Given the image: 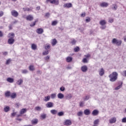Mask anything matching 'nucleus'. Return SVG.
<instances>
[{
  "instance_id": "nucleus-37",
  "label": "nucleus",
  "mask_w": 126,
  "mask_h": 126,
  "mask_svg": "<svg viewBox=\"0 0 126 126\" xmlns=\"http://www.w3.org/2000/svg\"><path fill=\"white\" fill-rule=\"evenodd\" d=\"M38 22V20H35L33 23H32L30 25L31 27H33V26H35L36 25V23Z\"/></svg>"
},
{
  "instance_id": "nucleus-45",
  "label": "nucleus",
  "mask_w": 126,
  "mask_h": 126,
  "mask_svg": "<svg viewBox=\"0 0 126 126\" xmlns=\"http://www.w3.org/2000/svg\"><path fill=\"white\" fill-rule=\"evenodd\" d=\"M122 75L123 76H126V70H124L121 72Z\"/></svg>"
},
{
  "instance_id": "nucleus-64",
  "label": "nucleus",
  "mask_w": 126,
  "mask_h": 126,
  "mask_svg": "<svg viewBox=\"0 0 126 126\" xmlns=\"http://www.w3.org/2000/svg\"><path fill=\"white\" fill-rule=\"evenodd\" d=\"M3 15V11H0V17H1Z\"/></svg>"
},
{
  "instance_id": "nucleus-57",
  "label": "nucleus",
  "mask_w": 126,
  "mask_h": 126,
  "mask_svg": "<svg viewBox=\"0 0 126 126\" xmlns=\"http://www.w3.org/2000/svg\"><path fill=\"white\" fill-rule=\"evenodd\" d=\"M16 114H17V112H13L11 113V117H15Z\"/></svg>"
},
{
  "instance_id": "nucleus-18",
  "label": "nucleus",
  "mask_w": 126,
  "mask_h": 126,
  "mask_svg": "<svg viewBox=\"0 0 126 126\" xmlns=\"http://www.w3.org/2000/svg\"><path fill=\"white\" fill-rule=\"evenodd\" d=\"M57 97L59 99H63L64 95L62 93H59L58 94Z\"/></svg>"
},
{
  "instance_id": "nucleus-12",
  "label": "nucleus",
  "mask_w": 126,
  "mask_h": 126,
  "mask_svg": "<svg viewBox=\"0 0 126 126\" xmlns=\"http://www.w3.org/2000/svg\"><path fill=\"white\" fill-rule=\"evenodd\" d=\"M84 114L86 115V116H89L90 114H91V112H90V110L88 109H87L84 110Z\"/></svg>"
},
{
  "instance_id": "nucleus-52",
  "label": "nucleus",
  "mask_w": 126,
  "mask_h": 126,
  "mask_svg": "<svg viewBox=\"0 0 126 126\" xmlns=\"http://www.w3.org/2000/svg\"><path fill=\"white\" fill-rule=\"evenodd\" d=\"M100 29H102V30H104V29H106V25H103L100 27Z\"/></svg>"
},
{
  "instance_id": "nucleus-49",
  "label": "nucleus",
  "mask_w": 126,
  "mask_h": 126,
  "mask_svg": "<svg viewBox=\"0 0 126 126\" xmlns=\"http://www.w3.org/2000/svg\"><path fill=\"white\" fill-rule=\"evenodd\" d=\"M35 110H36V111H40L41 107H40L39 106H37L35 108Z\"/></svg>"
},
{
  "instance_id": "nucleus-41",
  "label": "nucleus",
  "mask_w": 126,
  "mask_h": 126,
  "mask_svg": "<svg viewBox=\"0 0 126 126\" xmlns=\"http://www.w3.org/2000/svg\"><path fill=\"white\" fill-rule=\"evenodd\" d=\"M58 24V22L57 21H54L52 22V26H56Z\"/></svg>"
},
{
  "instance_id": "nucleus-36",
  "label": "nucleus",
  "mask_w": 126,
  "mask_h": 126,
  "mask_svg": "<svg viewBox=\"0 0 126 126\" xmlns=\"http://www.w3.org/2000/svg\"><path fill=\"white\" fill-rule=\"evenodd\" d=\"M99 122H100V121L99 120V119H96V120H94V126H95V125H98V124H99Z\"/></svg>"
},
{
  "instance_id": "nucleus-63",
  "label": "nucleus",
  "mask_w": 126,
  "mask_h": 126,
  "mask_svg": "<svg viewBox=\"0 0 126 126\" xmlns=\"http://www.w3.org/2000/svg\"><path fill=\"white\" fill-rule=\"evenodd\" d=\"M48 60H50V57L49 56H47L45 58V61H48Z\"/></svg>"
},
{
  "instance_id": "nucleus-11",
  "label": "nucleus",
  "mask_w": 126,
  "mask_h": 126,
  "mask_svg": "<svg viewBox=\"0 0 126 126\" xmlns=\"http://www.w3.org/2000/svg\"><path fill=\"white\" fill-rule=\"evenodd\" d=\"M36 32L37 33V34H43L44 30H43L42 28H39L36 30Z\"/></svg>"
},
{
  "instance_id": "nucleus-1",
  "label": "nucleus",
  "mask_w": 126,
  "mask_h": 126,
  "mask_svg": "<svg viewBox=\"0 0 126 126\" xmlns=\"http://www.w3.org/2000/svg\"><path fill=\"white\" fill-rule=\"evenodd\" d=\"M118 73L117 72H113L112 74L109 75L110 81L111 82H115L118 79Z\"/></svg>"
},
{
  "instance_id": "nucleus-51",
  "label": "nucleus",
  "mask_w": 126,
  "mask_h": 126,
  "mask_svg": "<svg viewBox=\"0 0 126 126\" xmlns=\"http://www.w3.org/2000/svg\"><path fill=\"white\" fill-rule=\"evenodd\" d=\"M51 48V45H47L45 47V50H49Z\"/></svg>"
},
{
  "instance_id": "nucleus-29",
  "label": "nucleus",
  "mask_w": 126,
  "mask_h": 126,
  "mask_svg": "<svg viewBox=\"0 0 126 126\" xmlns=\"http://www.w3.org/2000/svg\"><path fill=\"white\" fill-rule=\"evenodd\" d=\"M27 111V110L25 108H23V109H21L20 111V114L23 115V114H25V113H26Z\"/></svg>"
},
{
  "instance_id": "nucleus-62",
  "label": "nucleus",
  "mask_w": 126,
  "mask_h": 126,
  "mask_svg": "<svg viewBox=\"0 0 126 126\" xmlns=\"http://www.w3.org/2000/svg\"><path fill=\"white\" fill-rule=\"evenodd\" d=\"M83 63H87V59L86 58H84L83 60Z\"/></svg>"
},
{
  "instance_id": "nucleus-55",
  "label": "nucleus",
  "mask_w": 126,
  "mask_h": 126,
  "mask_svg": "<svg viewBox=\"0 0 126 126\" xmlns=\"http://www.w3.org/2000/svg\"><path fill=\"white\" fill-rule=\"evenodd\" d=\"M10 63V59H8L6 61V64H9Z\"/></svg>"
},
{
  "instance_id": "nucleus-47",
  "label": "nucleus",
  "mask_w": 126,
  "mask_h": 126,
  "mask_svg": "<svg viewBox=\"0 0 126 126\" xmlns=\"http://www.w3.org/2000/svg\"><path fill=\"white\" fill-rule=\"evenodd\" d=\"M46 117H47V115L46 114H42L41 115V117L42 118V119H46Z\"/></svg>"
},
{
  "instance_id": "nucleus-38",
  "label": "nucleus",
  "mask_w": 126,
  "mask_h": 126,
  "mask_svg": "<svg viewBox=\"0 0 126 126\" xmlns=\"http://www.w3.org/2000/svg\"><path fill=\"white\" fill-rule=\"evenodd\" d=\"M50 96H45L44 101H45V102H48V101L50 100Z\"/></svg>"
},
{
  "instance_id": "nucleus-48",
  "label": "nucleus",
  "mask_w": 126,
  "mask_h": 126,
  "mask_svg": "<svg viewBox=\"0 0 126 126\" xmlns=\"http://www.w3.org/2000/svg\"><path fill=\"white\" fill-rule=\"evenodd\" d=\"M84 106V102L81 101L80 102V107H83Z\"/></svg>"
},
{
  "instance_id": "nucleus-56",
  "label": "nucleus",
  "mask_w": 126,
  "mask_h": 126,
  "mask_svg": "<svg viewBox=\"0 0 126 126\" xmlns=\"http://www.w3.org/2000/svg\"><path fill=\"white\" fill-rule=\"evenodd\" d=\"M122 122V123H126V117L123 118Z\"/></svg>"
},
{
  "instance_id": "nucleus-54",
  "label": "nucleus",
  "mask_w": 126,
  "mask_h": 126,
  "mask_svg": "<svg viewBox=\"0 0 126 126\" xmlns=\"http://www.w3.org/2000/svg\"><path fill=\"white\" fill-rule=\"evenodd\" d=\"M64 90H65V88H64V87H62L60 88L61 91H64Z\"/></svg>"
},
{
  "instance_id": "nucleus-43",
  "label": "nucleus",
  "mask_w": 126,
  "mask_h": 126,
  "mask_svg": "<svg viewBox=\"0 0 126 126\" xmlns=\"http://www.w3.org/2000/svg\"><path fill=\"white\" fill-rule=\"evenodd\" d=\"M84 101H87V100H89V96H86L83 97Z\"/></svg>"
},
{
  "instance_id": "nucleus-25",
  "label": "nucleus",
  "mask_w": 126,
  "mask_h": 126,
  "mask_svg": "<svg viewBox=\"0 0 126 126\" xmlns=\"http://www.w3.org/2000/svg\"><path fill=\"white\" fill-rule=\"evenodd\" d=\"M29 70H30L31 71H34V70L35 69V67L34 66V65H31L29 66Z\"/></svg>"
},
{
  "instance_id": "nucleus-20",
  "label": "nucleus",
  "mask_w": 126,
  "mask_h": 126,
  "mask_svg": "<svg viewBox=\"0 0 126 126\" xmlns=\"http://www.w3.org/2000/svg\"><path fill=\"white\" fill-rule=\"evenodd\" d=\"M31 48L32 50L35 51L37 50V45L35 44L34 43H32L31 46Z\"/></svg>"
},
{
  "instance_id": "nucleus-50",
  "label": "nucleus",
  "mask_w": 126,
  "mask_h": 126,
  "mask_svg": "<svg viewBox=\"0 0 126 126\" xmlns=\"http://www.w3.org/2000/svg\"><path fill=\"white\" fill-rule=\"evenodd\" d=\"M51 97L52 99H54V98H56V94H52L51 95Z\"/></svg>"
},
{
  "instance_id": "nucleus-58",
  "label": "nucleus",
  "mask_w": 126,
  "mask_h": 126,
  "mask_svg": "<svg viewBox=\"0 0 126 126\" xmlns=\"http://www.w3.org/2000/svg\"><path fill=\"white\" fill-rule=\"evenodd\" d=\"M85 15H86V13L84 12L81 14V16L82 17H85Z\"/></svg>"
},
{
  "instance_id": "nucleus-5",
  "label": "nucleus",
  "mask_w": 126,
  "mask_h": 126,
  "mask_svg": "<svg viewBox=\"0 0 126 126\" xmlns=\"http://www.w3.org/2000/svg\"><path fill=\"white\" fill-rule=\"evenodd\" d=\"M15 41L13 38L11 37L8 39V44H9V45H13Z\"/></svg>"
},
{
  "instance_id": "nucleus-32",
  "label": "nucleus",
  "mask_w": 126,
  "mask_h": 126,
  "mask_svg": "<svg viewBox=\"0 0 126 126\" xmlns=\"http://www.w3.org/2000/svg\"><path fill=\"white\" fill-rule=\"evenodd\" d=\"M14 36H15V34H14V33H13V32L10 33L8 34V37L9 38H14Z\"/></svg>"
},
{
  "instance_id": "nucleus-61",
  "label": "nucleus",
  "mask_w": 126,
  "mask_h": 126,
  "mask_svg": "<svg viewBox=\"0 0 126 126\" xmlns=\"http://www.w3.org/2000/svg\"><path fill=\"white\" fill-rule=\"evenodd\" d=\"M49 16H50V13H46L45 14V17H49Z\"/></svg>"
},
{
  "instance_id": "nucleus-19",
  "label": "nucleus",
  "mask_w": 126,
  "mask_h": 126,
  "mask_svg": "<svg viewBox=\"0 0 126 126\" xmlns=\"http://www.w3.org/2000/svg\"><path fill=\"white\" fill-rule=\"evenodd\" d=\"M66 62L67 63H71V62H72V57H67L66 58Z\"/></svg>"
},
{
  "instance_id": "nucleus-2",
  "label": "nucleus",
  "mask_w": 126,
  "mask_h": 126,
  "mask_svg": "<svg viewBox=\"0 0 126 126\" xmlns=\"http://www.w3.org/2000/svg\"><path fill=\"white\" fill-rule=\"evenodd\" d=\"M112 43L113 45H116V46L120 47L122 45L123 41L121 40H119L116 38H113L112 40Z\"/></svg>"
},
{
  "instance_id": "nucleus-8",
  "label": "nucleus",
  "mask_w": 126,
  "mask_h": 126,
  "mask_svg": "<svg viewBox=\"0 0 126 126\" xmlns=\"http://www.w3.org/2000/svg\"><path fill=\"white\" fill-rule=\"evenodd\" d=\"M64 126H70L71 125V121L70 120H66L63 123Z\"/></svg>"
},
{
  "instance_id": "nucleus-28",
  "label": "nucleus",
  "mask_w": 126,
  "mask_h": 126,
  "mask_svg": "<svg viewBox=\"0 0 126 126\" xmlns=\"http://www.w3.org/2000/svg\"><path fill=\"white\" fill-rule=\"evenodd\" d=\"M23 83V80L22 79H20L19 80L17 81V82L16 83L18 85H21Z\"/></svg>"
},
{
  "instance_id": "nucleus-31",
  "label": "nucleus",
  "mask_w": 126,
  "mask_h": 126,
  "mask_svg": "<svg viewBox=\"0 0 126 126\" xmlns=\"http://www.w3.org/2000/svg\"><path fill=\"white\" fill-rule=\"evenodd\" d=\"M11 94H10V91L6 92L5 93V97H10Z\"/></svg>"
},
{
  "instance_id": "nucleus-7",
  "label": "nucleus",
  "mask_w": 126,
  "mask_h": 126,
  "mask_svg": "<svg viewBox=\"0 0 126 126\" xmlns=\"http://www.w3.org/2000/svg\"><path fill=\"white\" fill-rule=\"evenodd\" d=\"M63 6L66 8H70V7H72V4L71 3H66Z\"/></svg>"
},
{
  "instance_id": "nucleus-21",
  "label": "nucleus",
  "mask_w": 126,
  "mask_h": 126,
  "mask_svg": "<svg viewBox=\"0 0 126 126\" xmlns=\"http://www.w3.org/2000/svg\"><path fill=\"white\" fill-rule=\"evenodd\" d=\"M99 114V111L97 110H94L92 112V115L93 116H97Z\"/></svg>"
},
{
  "instance_id": "nucleus-34",
  "label": "nucleus",
  "mask_w": 126,
  "mask_h": 126,
  "mask_svg": "<svg viewBox=\"0 0 126 126\" xmlns=\"http://www.w3.org/2000/svg\"><path fill=\"white\" fill-rule=\"evenodd\" d=\"M66 99H67V100H70V99H71V98H72V95H71L70 94H66Z\"/></svg>"
},
{
  "instance_id": "nucleus-14",
  "label": "nucleus",
  "mask_w": 126,
  "mask_h": 126,
  "mask_svg": "<svg viewBox=\"0 0 126 126\" xmlns=\"http://www.w3.org/2000/svg\"><path fill=\"white\" fill-rule=\"evenodd\" d=\"M38 122L39 121L37 119H33L31 121L32 125H37Z\"/></svg>"
},
{
  "instance_id": "nucleus-27",
  "label": "nucleus",
  "mask_w": 126,
  "mask_h": 126,
  "mask_svg": "<svg viewBox=\"0 0 126 126\" xmlns=\"http://www.w3.org/2000/svg\"><path fill=\"white\" fill-rule=\"evenodd\" d=\"M122 86H123V82H121V84L120 85L115 88V90H119V89H121Z\"/></svg>"
},
{
  "instance_id": "nucleus-16",
  "label": "nucleus",
  "mask_w": 126,
  "mask_h": 126,
  "mask_svg": "<svg viewBox=\"0 0 126 126\" xmlns=\"http://www.w3.org/2000/svg\"><path fill=\"white\" fill-rule=\"evenodd\" d=\"M111 9H112V10L116 11V10L118 9V5L116 4H113L112 6L111 7Z\"/></svg>"
},
{
  "instance_id": "nucleus-10",
  "label": "nucleus",
  "mask_w": 126,
  "mask_h": 126,
  "mask_svg": "<svg viewBox=\"0 0 126 126\" xmlns=\"http://www.w3.org/2000/svg\"><path fill=\"white\" fill-rule=\"evenodd\" d=\"M81 69L83 72H86L88 69V67L86 65H84L81 67Z\"/></svg>"
},
{
  "instance_id": "nucleus-9",
  "label": "nucleus",
  "mask_w": 126,
  "mask_h": 126,
  "mask_svg": "<svg viewBox=\"0 0 126 126\" xmlns=\"http://www.w3.org/2000/svg\"><path fill=\"white\" fill-rule=\"evenodd\" d=\"M26 20L28 21H32L33 19H34V17H33V16L31 15H29L26 17Z\"/></svg>"
},
{
  "instance_id": "nucleus-42",
  "label": "nucleus",
  "mask_w": 126,
  "mask_h": 126,
  "mask_svg": "<svg viewBox=\"0 0 126 126\" xmlns=\"http://www.w3.org/2000/svg\"><path fill=\"white\" fill-rule=\"evenodd\" d=\"M83 114V112L82 111H80L77 113V115L78 116V117H81Z\"/></svg>"
},
{
  "instance_id": "nucleus-4",
  "label": "nucleus",
  "mask_w": 126,
  "mask_h": 126,
  "mask_svg": "<svg viewBox=\"0 0 126 126\" xmlns=\"http://www.w3.org/2000/svg\"><path fill=\"white\" fill-rule=\"evenodd\" d=\"M11 14L12 15V16H14V17H17V16L19 15L18 12L15 10L11 11Z\"/></svg>"
},
{
  "instance_id": "nucleus-46",
  "label": "nucleus",
  "mask_w": 126,
  "mask_h": 126,
  "mask_svg": "<svg viewBox=\"0 0 126 126\" xmlns=\"http://www.w3.org/2000/svg\"><path fill=\"white\" fill-rule=\"evenodd\" d=\"M74 52H75V53H77V52L79 51V47H76V48H74Z\"/></svg>"
},
{
  "instance_id": "nucleus-23",
  "label": "nucleus",
  "mask_w": 126,
  "mask_h": 126,
  "mask_svg": "<svg viewBox=\"0 0 126 126\" xmlns=\"http://www.w3.org/2000/svg\"><path fill=\"white\" fill-rule=\"evenodd\" d=\"M106 21L105 20H101L99 22L100 25H101V26H103V25H106Z\"/></svg>"
},
{
  "instance_id": "nucleus-33",
  "label": "nucleus",
  "mask_w": 126,
  "mask_h": 126,
  "mask_svg": "<svg viewBox=\"0 0 126 126\" xmlns=\"http://www.w3.org/2000/svg\"><path fill=\"white\" fill-rule=\"evenodd\" d=\"M64 112L63 111H61L58 113V116H59V117H63V116H64Z\"/></svg>"
},
{
  "instance_id": "nucleus-39",
  "label": "nucleus",
  "mask_w": 126,
  "mask_h": 126,
  "mask_svg": "<svg viewBox=\"0 0 126 126\" xmlns=\"http://www.w3.org/2000/svg\"><path fill=\"white\" fill-rule=\"evenodd\" d=\"M22 73H23V74H26L27 73H28V70H26V69H24V70H22Z\"/></svg>"
},
{
  "instance_id": "nucleus-17",
  "label": "nucleus",
  "mask_w": 126,
  "mask_h": 126,
  "mask_svg": "<svg viewBox=\"0 0 126 126\" xmlns=\"http://www.w3.org/2000/svg\"><path fill=\"white\" fill-rule=\"evenodd\" d=\"M105 74V71H104V69L101 68L100 70L99 71V74L100 76H103V74Z\"/></svg>"
},
{
  "instance_id": "nucleus-59",
  "label": "nucleus",
  "mask_w": 126,
  "mask_h": 126,
  "mask_svg": "<svg viewBox=\"0 0 126 126\" xmlns=\"http://www.w3.org/2000/svg\"><path fill=\"white\" fill-rule=\"evenodd\" d=\"M108 22H109V23H113V22H114V19H110Z\"/></svg>"
},
{
  "instance_id": "nucleus-44",
  "label": "nucleus",
  "mask_w": 126,
  "mask_h": 126,
  "mask_svg": "<svg viewBox=\"0 0 126 126\" xmlns=\"http://www.w3.org/2000/svg\"><path fill=\"white\" fill-rule=\"evenodd\" d=\"M71 43L72 44V45H75V44H76V40H75V39H72Z\"/></svg>"
},
{
  "instance_id": "nucleus-24",
  "label": "nucleus",
  "mask_w": 126,
  "mask_h": 126,
  "mask_svg": "<svg viewBox=\"0 0 126 126\" xmlns=\"http://www.w3.org/2000/svg\"><path fill=\"white\" fill-rule=\"evenodd\" d=\"M50 112L52 115H56V114H58V110L56 109H52L50 111Z\"/></svg>"
},
{
  "instance_id": "nucleus-35",
  "label": "nucleus",
  "mask_w": 126,
  "mask_h": 126,
  "mask_svg": "<svg viewBox=\"0 0 126 126\" xmlns=\"http://www.w3.org/2000/svg\"><path fill=\"white\" fill-rule=\"evenodd\" d=\"M9 111V106H7L4 108V111L7 113Z\"/></svg>"
},
{
  "instance_id": "nucleus-6",
  "label": "nucleus",
  "mask_w": 126,
  "mask_h": 126,
  "mask_svg": "<svg viewBox=\"0 0 126 126\" xmlns=\"http://www.w3.org/2000/svg\"><path fill=\"white\" fill-rule=\"evenodd\" d=\"M47 108H53L54 107V103L52 102H48L45 105Z\"/></svg>"
},
{
  "instance_id": "nucleus-15",
  "label": "nucleus",
  "mask_w": 126,
  "mask_h": 126,
  "mask_svg": "<svg viewBox=\"0 0 126 126\" xmlns=\"http://www.w3.org/2000/svg\"><path fill=\"white\" fill-rule=\"evenodd\" d=\"M117 122V118L115 117L111 118L110 120H109V123L110 124H114Z\"/></svg>"
},
{
  "instance_id": "nucleus-3",
  "label": "nucleus",
  "mask_w": 126,
  "mask_h": 126,
  "mask_svg": "<svg viewBox=\"0 0 126 126\" xmlns=\"http://www.w3.org/2000/svg\"><path fill=\"white\" fill-rule=\"evenodd\" d=\"M46 3L48 2H50L52 4H54L55 5H59V0H46Z\"/></svg>"
},
{
  "instance_id": "nucleus-40",
  "label": "nucleus",
  "mask_w": 126,
  "mask_h": 126,
  "mask_svg": "<svg viewBox=\"0 0 126 126\" xmlns=\"http://www.w3.org/2000/svg\"><path fill=\"white\" fill-rule=\"evenodd\" d=\"M43 56H47V55H49V51L47 50L42 53Z\"/></svg>"
},
{
  "instance_id": "nucleus-30",
  "label": "nucleus",
  "mask_w": 126,
  "mask_h": 126,
  "mask_svg": "<svg viewBox=\"0 0 126 126\" xmlns=\"http://www.w3.org/2000/svg\"><path fill=\"white\" fill-rule=\"evenodd\" d=\"M57 43H58V41H57V39H53V41L52 42V46H56Z\"/></svg>"
},
{
  "instance_id": "nucleus-22",
  "label": "nucleus",
  "mask_w": 126,
  "mask_h": 126,
  "mask_svg": "<svg viewBox=\"0 0 126 126\" xmlns=\"http://www.w3.org/2000/svg\"><path fill=\"white\" fill-rule=\"evenodd\" d=\"M7 81L9 83H12L14 81V79L12 78L9 77L7 79Z\"/></svg>"
},
{
  "instance_id": "nucleus-26",
  "label": "nucleus",
  "mask_w": 126,
  "mask_h": 126,
  "mask_svg": "<svg viewBox=\"0 0 126 126\" xmlns=\"http://www.w3.org/2000/svg\"><path fill=\"white\" fill-rule=\"evenodd\" d=\"M10 97L11 99H14L16 98V93H13L11 94Z\"/></svg>"
},
{
  "instance_id": "nucleus-53",
  "label": "nucleus",
  "mask_w": 126,
  "mask_h": 126,
  "mask_svg": "<svg viewBox=\"0 0 126 126\" xmlns=\"http://www.w3.org/2000/svg\"><path fill=\"white\" fill-rule=\"evenodd\" d=\"M91 21V19L90 17H88L87 19H86V21L87 23L90 22Z\"/></svg>"
},
{
  "instance_id": "nucleus-60",
  "label": "nucleus",
  "mask_w": 126,
  "mask_h": 126,
  "mask_svg": "<svg viewBox=\"0 0 126 126\" xmlns=\"http://www.w3.org/2000/svg\"><path fill=\"white\" fill-rule=\"evenodd\" d=\"M37 74H42V71H41V70H37Z\"/></svg>"
},
{
  "instance_id": "nucleus-13",
  "label": "nucleus",
  "mask_w": 126,
  "mask_h": 126,
  "mask_svg": "<svg viewBox=\"0 0 126 126\" xmlns=\"http://www.w3.org/2000/svg\"><path fill=\"white\" fill-rule=\"evenodd\" d=\"M109 5V4L105 2H103L100 4V6L101 7H107Z\"/></svg>"
}]
</instances>
